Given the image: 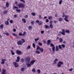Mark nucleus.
Wrapping results in <instances>:
<instances>
[{"instance_id": "49", "label": "nucleus", "mask_w": 74, "mask_h": 74, "mask_svg": "<svg viewBox=\"0 0 74 74\" xmlns=\"http://www.w3.org/2000/svg\"><path fill=\"white\" fill-rule=\"evenodd\" d=\"M39 19H42V17L41 16V15H39Z\"/></svg>"}, {"instance_id": "13", "label": "nucleus", "mask_w": 74, "mask_h": 74, "mask_svg": "<svg viewBox=\"0 0 74 74\" xmlns=\"http://www.w3.org/2000/svg\"><path fill=\"white\" fill-rule=\"evenodd\" d=\"M35 62L36 60H32L30 62V64H31V65H33V64H34V63H35Z\"/></svg>"}, {"instance_id": "48", "label": "nucleus", "mask_w": 74, "mask_h": 74, "mask_svg": "<svg viewBox=\"0 0 74 74\" xmlns=\"http://www.w3.org/2000/svg\"><path fill=\"white\" fill-rule=\"evenodd\" d=\"M18 35L19 36H23V34H22L21 33H19V34H18Z\"/></svg>"}, {"instance_id": "29", "label": "nucleus", "mask_w": 74, "mask_h": 74, "mask_svg": "<svg viewBox=\"0 0 74 74\" xmlns=\"http://www.w3.org/2000/svg\"><path fill=\"white\" fill-rule=\"evenodd\" d=\"M4 27V25L2 24L0 26V28L1 29H3Z\"/></svg>"}, {"instance_id": "1", "label": "nucleus", "mask_w": 74, "mask_h": 74, "mask_svg": "<svg viewBox=\"0 0 74 74\" xmlns=\"http://www.w3.org/2000/svg\"><path fill=\"white\" fill-rule=\"evenodd\" d=\"M62 32L60 31L59 32V34H61L63 36L65 35V33H70V31L69 30H68L67 29L65 31L64 29H62Z\"/></svg>"}, {"instance_id": "59", "label": "nucleus", "mask_w": 74, "mask_h": 74, "mask_svg": "<svg viewBox=\"0 0 74 74\" xmlns=\"http://www.w3.org/2000/svg\"><path fill=\"white\" fill-rule=\"evenodd\" d=\"M73 68H71V69H69V70L70 71H73Z\"/></svg>"}, {"instance_id": "28", "label": "nucleus", "mask_w": 74, "mask_h": 74, "mask_svg": "<svg viewBox=\"0 0 74 74\" xmlns=\"http://www.w3.org/2000/svg\"><path fill=\"white\" fill-rule=\"evenodd\" d=\"M49 27H50L51 29H52L53 27V26L52 24H50L49 25Z\"/></svg>"}, {"instance_id": "26", "label": "nucleus", "mask_w": 74, "mask_h": 74, "mask_svg": "<svg viewBox=\"0 0 74 74\" xmlns=\"http://www.w3.org/2000/svg\"><path fill=\"white\" fill-rule=\"evenodd\" d=\"M59 40L60 42H63V39L62 38H60Z\"/></svg>"}, {"instance_id": "47", "label": "nucleus", "mask_w": 74, "mask_h": 74, "mask_svg": "<svg viewBox=\"0 0 74 74\" xmlns=\"http://www.w3.org/2000/svg\"><path fill=\"white\" fill-rule=\"evenodd\" d=\"M31 14L33 16H35V15H36V13H32Z\"/></svg>"}, {"instance_id": "32", "label": "nucleus", "mask_w": 74, "mask_h": 74, "mask_svg": "<svg viewBox=\"0 0 74 74\" xmlns=\"http://www.w3.org/2000/svg\"><path fill=\"white\" fill-rule=\"evenodd\" d=\"M11 52L12 55H15V53L13 52L12 50L11 51Z\"/></svg>"}, {"instance_id": "24", "label": "nucleus", "mask_w": 74, "mask_h": 74, "mask_svg": "<svg viewBox=\"0 0 74 74\" xmlns=\"http://www.w3.org/2000/svg\"><path fill=\"white\" fill-rule=\"evenodd\" d=\"M5 24L6 25H9V23H8V21H6L5 22Z\"/></svg>"}, {"instance_id": "44", "label": "nucleus", "mask_w": 74, "mask_h": 74, "mask_svg": "<svg viewBox=\"0 0 74 74\" xmlns=\"http://www.w3.org/2000/svg\"><path fill=\"white\" fill-rule=\"evenodd\" d=\"M36 53H37V54H39L40 53V51H37L35 52Z\"/></svg>"}, {"instance_id": "53", "label": "nucleus", "mask_w": 74, "mask_h": 74, "mask_svg": "<svg viewBox=\"0 0 74 74\" xmlns=\"http://www.w3.org/2000/svg\"><path fill=\"white\" fill-rule=\"evenodd\" d=\"M49 22V20H48V19H46V23H48V22Z\"/></svg>"}, {"instance_id": "58", "label": "nucleus", "mask_w": 74, "mask_h": 74, "mask_svg": "<svg viewBox=\"0 0 74 74\" xmlns=\"http://www.w3.org/2000/svg\"><path fill=\"white\" fill-rule=\"evenodd\" d=\"M29 17V16L27 15H26L25 16V17L26 18H27L28 17Z\"/></svg>"}, {"instance_id": "38", "label": "nucleus", "mask_w": 74, "mask_h": 74, "mask_svg": "<svg viewBox=\"0 0 74 74\" xmlns=\"http://www.w3.org/2000/svg\"><path fill=\"white\" fill-rule=\"evenodd\" d=\"M31 25H33L34 23V21H31Z\"/></svg>"}, {"instance_id": "5", "label": "nucleus", "mask_w": 74, "mask_h": 74, "mask_svg": "<svg viewBox=\"0 0 74 74\" xmlns=\"http://www.w3.org/2000/svg\"><path fill=\"white\" fill-rule=\"evenodd\" d=\"M36 22L38 23L39 25H42L43 24L42 22V21H39L38 20H37Z\"/></svg>"}, {"instance_id": "8", "label": "nucleus", "mask_w": 74, "mask_h": 74, "mask_svg": "<svg viewBox=\"0 0 74 74\" xmlns=\"http://www.w3.org/2000/svg\"><path fill=\"white\" fill-rule=\"evenodd\" d=\"M13 64L14 65V67H19V65H18V64L16 62H13Z\"/></svg>"}, {"instance_id": "61", "label": "nucleus", "mask_w": 74, "mask_h": 74, "mask_svg": "<svg viewBox=\"0 0 74 74\" xmlns=\"http://www.w3.org/2000/svg\"><path fill=\"white\" fill-rule=\"evenodd\" d=\"M16 29L14 28L13 29V31L14 32H16Z\"/></svg>"}, {"instance_id": "57", "label": "nucleus", "mask_w": 74, "mask_h": 74, "mask_svg": "<svg viewBox=\"0 0 74 74\" xmlns=\"http://www.w3.org/2000/svg\"><path fill=\"white\" fill-rule=\"evenodd\" d=\"M44 33V31H41V34H43V33Z\"/></svg>"}, {"instance_id": "54", "label": "nucleus", "mask_w": 74, "mask_h": 74, "mask_svg": "<svg viewBox=\"0 0 74 74\" xmlns=\"http://www.w3.org/2000/svg\"><path fill=\"white\" fill-rule=\"evenodd\" d=\"M20 1H22L23 3H25V1L24 0H20Z\"/></svg>"}, {"instance_id": "42", "label": "nucleus", "mask_w": 74, "mask_h": 74, "mask_svg": "<svg viewBox=\"0 0 74 74\" xmlns=\"http://www.w3.org/2000/svg\"><path fill=\"white\" fill-rule=\"evenodd\" d=\"M61 46H62V48H65V47L66 46H65V45H64V44H62L61 45Z\"/></svg>"}, {"instance_id": "51", "label": "nucleus", "mask_w": 74, "mask_h": 74, "mask_svg": "<svg viewBox=\"0 0 74 74\" xmlns=\"http://www.w3.org/2000/svg\"><path fill=\"white\" fill-rule=\"evenodd\" d=\"M16 38H17V39H20V38L19 37V36H17V35L16 36Z\"/></svg>"}, {"instance_id": "62", "label": "nucleus", "mask_w": 74, "mask_h": 74, "mask_svg": "<svg viewBox=\"0 0 74 74\" xmlns=\"http://www.w3.org/2000/svg\"><path fill=\"white\" fill-rule=\"evenodd\" d=\"M43 42L44 44H47V42H46V41H45V40H44Z\"/></svg>"}, {"instance_id": "50", "label": "nucleus", "mask_w": 74, "mask_h": 74, "mask_svg": "<svg viewBox=\"0 0 74 74\" xmlns=\"http://www.w3.org/2000/svg\"><path fill=\"white\" fill-rule=\"evenodd\" d=\"M26 32H24L23 33V35L24 36H25V35L26 34Z\"/></svg>"}, {"instance_id": "2", "label": "nucleus", "mask_w": 74, "mask_h": 74, "mask_svg": "<svg viewBox=\"0 0 74 74\" xmlns=\"http://www.w3.org/2000/svg\"><path fill=\"white\" fill-rule=\"evenodd\" d=\"M62 17H63V18L65 17V18H64V21H66V22H69V20H68V18H69V16L67 15H65V14H64V12H63V15L62 16Z\"/></svg>"}, {"instance_id": "64", "label": "nucleus", "mask_w": 74, "mask_h": 74, "mask_svg": "<svg viewBox=\"0 0 74 74\" xmlns=\"http://www.w3.org/2000/svg\"><path fill=\"white\" fill-rule=\"evenodd\" d=\"M14 18H16L17 17V16L16 15H14Z\"/></svg>"}, {"instance_id": "27", "label": "nucleus", "mask_w": 74, "mask_h": 74, "mask_svg": "<svg viewBox=\"0 0 74 74\" xmlns=\"http://www.w3.org/2000/svg\"><path fill=\"white\" fill-rule=\"evenodd\" d=\"M15 8H16V9H18V8L16 6H13L12 7V9L13 10H14Z\"/></svg>"}, {"instance_id": "37", "label": "nucleus", "mask_w": 74, "mask_h": 74, "mask_svg": "<svg viewBox=\"0 0 74 74\" xmlns=\"http://www.w3.org/2000/svg\"><path fill=\"white\" fill-rule=\"evenodd\" d=\"M37 71L38 73V74H40V73H41V71H40V69L37 70Z\"/></svg>"}, {"instance_id": "19", "label": "nucleus", "mask_w": 74, "mask_h": 74, "mask_svg": "<svg viewBox=\"0 0 74 74\" xmlns=\"http://www.w3.org/2000/svg\"><path fill=\"white\" fill-rule=\"evenodd\" d=\"M21 42L22 43V44L23 43H24V42H25V40L24 39H22L21 40Z\"/></svg>"}, {"instance_id": "22", "label": "nucleus", "mask_w": 74, "mask_h": 74, "mask_svg": "<svg viewBox=\"0 0 74 74\" xmlns=\"http://www.w3.org/2000/svg\"><path fill=\"white\" fill-rule=\"evenodd\" d=\"M40 38L39 37H38L37 39H35V42H37L38 40H39Z\"/></svg>"}, {"instance_id": "23", "label": "nucleus", "mask_w": 74, "mask_h": 74, "mask_svg": "<svg viewBox=\"0 0 74 74\" xmlns=\"http://www.w3.org/2000/svg\"><path fill=\"white\" fill-rule=\"evenodd\" d=\"M7 13H8V11L6 10H5L3 12V14H7Z\"/></svg>"}, {"instance_id": "30", "label": "nucleus", "mask_w": 74, "mask_h": 74, "mask_svg": "<svg viewBox=\"0 0 74 74\" xmlns=\"http://www.w3.org/2000/svg\"><path fill=\"white\" fill-rule=\"evenodd\" d=\"M48 19L49 20H51V19H52V16H49L48 17Z\"/></svg>"}, {"instance_id": "17", "label": "nucleus", "mask_w": 74, "mask_h": 74, "mask_svg": "<svg viewBox=\"0 0 74 74\" xmlns=\"http://www.w3.org/2000/svg\"><path fill=\"white\" fill-rule=\"evenodd\" d=\"M63 18H58V21H59V22H62V21H63Z\"/></svg>"}, {"instance_id": "12", "label": "nucleus", "mask_w": 74, "mask_h": 74, "mask_svg": "<svg viewBox=\"0 0 74 74\" xmlns=\"http://www.w3.org/2000/svg\"><path fill=\"white\" fill-rule=\"evenodd\" d=\"M5 72H6V70L5 69H3L2 70V72L1 73L2 74H7L5 73Z\"/></svg>"}, {"instance_id": "36", "label": "nucleus", "mask_w": 74, "mask_h": 74, "mask_svg": "<svg viewBox=\"0 0 74 74\" xmlns=\"http://www.w3.org/2000/svg\"><path fill=\"white\" fill-rule=\"evenodd\" d=\"M25 69L24 68H22L21 69V71L23 72V71H25Z\"/></svg>"}, {"instance_id": "33", "label": "nucleus", "mask_w": 74, "mask_h": 74, "mask_svg": "<svg viewBox=\"0 0 74 74\" xmlns=\"http://www.w3.org/2000/svg\"><path fill=\"white\" fill-rule=\"evenodd\" d=\"M32 29V26H29L28 27V29L29 30H31V29Z\"/></svg>"}, {"instance_id": "63", "label": "nucleus", "mask_w": 74, "mask_h": 74, "mask_svg": "<svg viewBox=\"0 0 74 74\" xmlns=\"http://www.w3.org/2000/svg\"><path fill=\"white\" fill-rule=\"evenodd\" d=\"M53 22L54 23H56H56H57V21H56V20H54L53 21Z\"/></svg>"}, {"instance_id": "6", "label": "nucleus", "mask_w": 74, "mask_h": 74, "mask_svg": "<svg viewBox=\"0 0 74 74\" xmlns=\"http://www.w3.org/2000/svg\"><path fill=\"white\" fill-rule=\"evenodd\" d=\"M31 60V58L30 57H28L26 58V61L27 62H28V63H29Z\"/></svg>"}, {"instance_id": "35", "label": "nucleus", "mask_w": 74, "mask_h": 74, "mask_svg": "<svg viewBox=\"0 0 74 74\" xmlns=\"http://www.w3.org/2000/svg\"><path fill=\"white\" fill-rule=\"evenodd\" d=\"M38 44L39 45H40V46H42V44L41 42H38Z\"/></svg>"}, {"instance_id": "55", "label": "nucleus", "mask_w": 74, "mask_h": 74, "mask_svg": "<svg viewBox=\"0 0 74 74\" xmlns=\"http://www.w3.org/2000/svg\"><path fill=\"white\" fill-rule=\"evenodd\" d=\"M10 23H13V21L12 20H11L10 21Z\"/></svg>"}, {"instance_id": "7", "label": "nucleus", "mask_w": 74, "mask_h": 74, "mask_svg": "<svg viewBox=\"0 0 74 74\" xmlns=\"http://www.w3.org/2000/svg\"><path fill=\"white\" fill-rule=\"evenodd\" d=\"M63 64V62H61L60 61H59L58 64H57V66L58 67H61V66Z\"/></svg>"}, {"instance_id": "39", "label": "nucleus", "mask_w": 74, "mask_h": 74, "mask_svg": "<svg viewBox=\"0 0 74 74\" xmlns=\"http://www.w3.org/2000/svg\"><path fill=\"white\" fill-rule=\"evenodd\" d=\"M16 11L17 12H20L21 11V10L20 9H16Z\"/></svg>"}, {"instance_id": "11", "label": "nucleus", "mask_w": 74, "mask_h": 74, "mask_svg": "<svg viewBox=\"0 0 74 74\" xmlns=\"http://www.w3.org/2000/svg\"><path fill=\"white\" fill-rule=\"evenodd\" d=\"M16 53L18 55H21L22 53V51L17 50L16 51Z\"/></svg>"}, {"instance_id": "14", "label": "nucleus", "mask_w": 74, "mask_h": 74, "mask_svg": "<svg viewBox=\"0 0 74 74\" xmlns=\"http://www.w3.org/2000/svg\"><path fill=\"white\" fill-rule=\"evenodd\" d=\"M20 61V58L18 56L17 58V60H16V62H18Z\"/></svg>"}, {"instance_id": "9", "label": "nucleus", "mask_w": 74, "mask_h": 74, "mask_svg": "<svg viewBox=\"0 0 74 74\" xmlns=\"http://www.w3.org/2000/svg\"><path fill=\"white\" fill-rule=\"evenodd\" d=\"M17 44L18 45H22V44H23L22 43V41L20 40H18V42H17Z\"/></svg>"}, {"instance_id": "60", "label": "nucleus", "mask_w": 74, "mask_h": 74, "mask_svg": "<svg viewBox=\"0 0 74 74\" xmlns=\"http://www.w3.org/2000/svg\"><path fill=\"white\" fill-rule=\"evenodd\" d=\"M50 24H52V21L51 20L50 21Z\"/></svg>"}, {"instance_id": "46", "label": "nucleus", "mask_w": 74, "mask_h": 74, "mask_svg": "<svg viewBox=\"0 0 74 74\" xmlns=\"http://www.w3.org/2000/svg\"><path fill=\"white\" fill-rule=\"evenodd\" d=\"M21 62H22V63H23V62H24V59L21 58Z\"/></svg>"}, {"instance_id": "15", "label": "nucleus", "mask_w": 74, "mask_h": 74, "mask_svg": "<svg viewBox=\"0 0 74 74\" xmlns=\"http://www.w3.org/2000/svg\"><path fill=\"white\" fill-rule=\"evenodd\" d=\"M50 43H51V40H47V45H50Z\"/></svg>"}, {"instance_id": "21", "label": "nucleus", "mask_w": 74, "mask_h": 74, "mask_svg": "<svg viewBox=\"0 0 74 74\" xmlns=\"http://www.w3.org/2000/svg\"><path fill=\"white\" fill-rule=\"evenodd\" d=\"M6 7L8 8L9 7V3L7 2L6 3Z\"/></svg>"}, {"instance_id": "45", "label": "nucleus", "mask_w": 74, "mask_h": 74, "mask_svg": "<svg viewBox=\"0 0 74 74\" xmlns=\"http://www.w3.org/2000/svg\"><path fill=\"white\" fill-rule=\"evenodd\" d=\"M62 1H63L62 0H61L59 2V4H62Z\"/></svg>"}, {"instance_id": "31", "label": "nucleus", "mask_w": 74, "mask_h": 74, "mask_svg": "<svg viewBox=\"0 0 74 74\" xmlns=\"http://www.w3.org/2000/svg\"><path fill=\"white\" fill-rule=\"evenodd\" d=\"M32 71L34 73H36V69H34V68H33L32 69Z\"/></svg>"}, {"instance_id": "40", "label": "nucleus", "mask_w": 74, "mask_h": 74, "mask_svg": "<svg viewBox=\"0 0 74 74\" xmlns=\"http://www.w3.org/2000/svg\"><path fill=\"white\" fill-rule=\"evenodd\" d=\"M58 47L59 49H62V46H61V45H59L58 46Z\"/></svg>"}, {"instance_id": "16", "label": "nucleus", "mask_w": 74, "mask_h": 74, "mask_svg": "<svg viewBox=\"0 0 74 74\" xmlns=\"http://www.w3.org/2000/svg\"><path fill=\"white\" fill-rule=\"evenodd\" d=\"M22 21L24 23H26V19H25L22 18Z\"/></svg>"}, {"instance_id": "43", "label": "nucleus", "mask_w": 74, "mask_h": 74, "mask_svg": "<svg viewBox=\"0 0 74 74\" xmlns=\"http://www.w3.org/2000/svg\"><path fill=\"white\" fill-rule=\"evenodd\" d=\"M32 46H33V48H35L36 47V45H35V44H34V43H33Z\"/></svg>"}, {"instance_id": "41", "label": "nucleus", "mask_w": 74, "mask_h": 74, "mask_svg": "<svg viewBox=\"0 0 74 74\" xmlns=\"http://www.w3.org/2000/svg\"><path fill=\"white\" fill-rule=\"evenodd\" d=\"M40 49V46H37V48L36 49V50H39V49Z\"/></svg>"}, {"instance_id": "52", "label": "nucleus", "mask_w": 74, "mask_h": 74, "mask_svg": "<svg viewBox=\"0 0 74 74\" xmlns=\"http://www.w3.org/2000/svg\"><path fill=\"white\" fill-rule=\"evenodd\" d=\"M30 46L29 45L27 47V49H30Z\"/></svg>"}, {"instance_id": "34", "label": "nucleus", "mask_w": 74, "mask_h": 74, "mask_svg": "<svg viewBox=\"0 0 74 74\" xmlns=\"http://www.w3.org/2000/svg\"><path fill=\"white\" fill-rule=\"evenodd\" d=\"M32 64H27V67H31V65Z\"/></svg>"}, {"instance_id": "20", "label": "nucleus", "mask_w": 74, "mask_h": 74, "mask_svg": "<svg viewBox=\"0 0 74 74\" xmlns=\"http://www.w3.org/2000/svg\"><path fill=\"white\" fill-rule=\"evenodd\" d=\"M45 26L46 29H49L50 28V27L49 26L47 25H45Z\"/></svg>"}, {"instance_id": "25", "label": "nucleus", "mask_w": 74, "mask_h": 74, "mask_svg": "<svg viewBox=\"0 0 74 74\" xmlns=\"http://www.w3.org/2000/svg\"><path fill=\"white\" fill-rule=\"evenodd\" d=\"M40 51V52H42L43 51H44V49L42 48H40L39 50Z\"/></svg>"}, {"instance_id": "56", "label": "nucleus", "mask_w": 74, "mask_h": 74, "mask_svg": "<svg viewBox=\"0 0 74 74\" xmlns=\"http://www.w3.org/2000/svg\"><path fill=\"white\" fill-rule=\"evenodd\" d=\"M12 35L14 36H17V34H13Z\"/></svg>"}, {"instance_id": "3", "label": "nucleus", "mask_w": 74, "mask_h": 74, "mask_svg": "<svg viewBox=\"0 0 74 74\" xmlns=\"http://www.w3.org/2000/svg\"><path fill=\"white\" fill-rule=\"evenodd\" d=\"M18 7L19 8H21L23 9L25 8V5L22 3H20L18 5Z\"/></svg>"}, {"instance_id": "4", "label": "nucleus", "mask_w": 74, "mask_h": 74, "mask_svg": "<svg viewBox=\"0 0 74 74\" xmlns=\"http://www.w3.org/2000/svg\"><path fill=\"white\" fill-rule=\"evenodd\" d=\"M51 47H53L52 48V51H53V52L52 53H54V51H55V46H54V45L52 43H51L50 45Z\"/></svg>"}, {"instance_id": "10", "label": "nucleus", "mask_w": 74, "mask_h": 74, "mask_svg": "<svg viewBox=\"0 0 74 74\" xmlns=\"http://www.w3.org/2000/svg\"><path fill=\"white\" fill-rule=\"evenodd\" d=\"M6 59H2L1 60V61H2L1 62V64H3L5 63V61H6Z\"/></svg>"}, {"instance_id": "18", "label": "nucleus", "mask_w": 74, "mask_h": 74, "mask_svg": "<svg viewBox=\"0 0 74 74\" xmlns=\"http://www.w3.org/2000/svg\"><path fill=\"white\" fill-rule=\"evenodd\" d=\"M59 47H58V46H56V51H59Z\"/></svg>"}]
</instances>
